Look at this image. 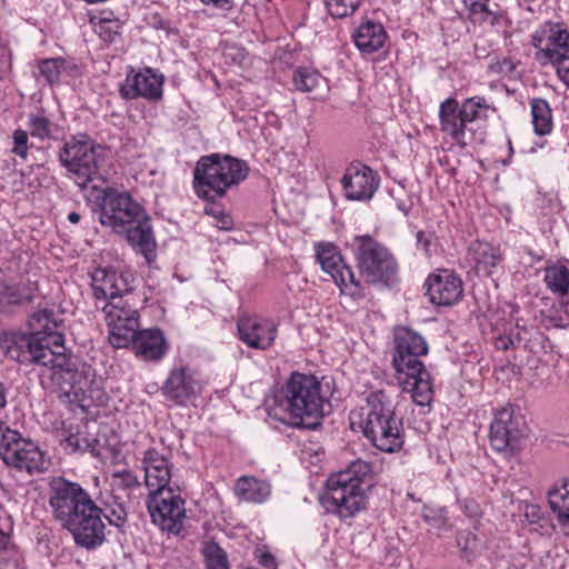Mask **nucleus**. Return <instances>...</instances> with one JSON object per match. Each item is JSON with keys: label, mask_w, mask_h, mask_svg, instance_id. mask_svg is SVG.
Masks as SVG:
<instances>
[{"label": "nucleus", "mask_w": 569, "mask_h": 569, "mask_svg": "<svg viewBox=\"0 0 569 569\" xmlns=\"http://www.w3.org/2000/svg\"><path fill=\"white\" fill-rule=\"evenodd\" d=\"M48 502L53 518L72 535L77 545L87 549L102 545L106 528L102 509L80 483L53 477Z\"/></svg>", "instance_id": "obj_1"}, {"label": "nucleus", "mask_w": 569, "mask_h": 569, "mask_svg": "<svg viewBox=\"0 0 569 569\" xmlns=\"http://www.w3.org/2000/svg\"><path fill=\"white\" fill-rule=\"evenodd\" d=\"M86 198L98 204L101 224L124 234L129 244L148 262L154 259L156 240L150 218L130 193L103 188L102 184H93Z\"/></svg>", "instance_id": "obj_2"}, {"label": "nucleus", "mask_w": 569, "mask_h": 569, "mask_svg": "<svg viewBox=\"0 0 569 569\" xmlns=\"http://www.w3.org/2000/svg\"><path fill=\"white\" fill-rule=\"evenodd\" d=\"M325 398L315 376L292 373L268 405V416L290 427H311L323 415Z\"/></svg>", "instance_id": "obj_3"}, {"label": "nucleus", "mask_w": 569, "mask_h": 569, "mask_svg": "<svg viewBox=\"0 0 569 569\" xmlns=\"http://www.w3.org/2000/svg\"><path fill=\"white\" fill-rule=\"evenodd\" d=\"M395 345L392 363L402 391L418 406L430 405L433 398L431 377L420 359L428 353L426 340L411 329L398 328Z\"/></svg>", "instance_id": "obj_4"}, {"label": "nucleus", "mask_w": 569, "mask_h": 569, "mask_svg": "<svg viewBox=\"0 0 569 569\" xmlns=\"http://www.w3.org/2000/svg\"><path fill=\"white\" fill-rule=\"evenodd\" d=\"M350 427L360 430L379 450L396 452L403 446L402 422L396 417L392 399L383 390L371 391L366 405L349 416Z\"/></svg>", "instance_id": "obj_5"}, {"label": "nucleus", "mask_w": 569, "mask_h": 569, "mask_svg": "<svg viewBox=\"0 0 569 569\" xmlns=\"http://www.w3.org/2000/svg\"><path fill=\"white\" fill-rule=\"evenodd\" d=\"M248 174L249 166L244 160L212 153L198 160L192 187L199 198L214 201L222 198L230 188L244 181Z\"/></svg>", "instance_id": "obj_6"}, {"label": "nucleus", "mask_w": 569, "mask_h": 569, "mask_svg": "<svg viewBox=\"0 0 569 569\" xmlns=\"http://www.w3.org/2000/svg\"><path fill=\"white\" fill-rule=\"evenodd\" d=\"M49 371V378L70 403L83 410L104 403L102 379L97 377L90 365L76 363L64 355V362L60 366L53 363Z\"/></svg>", "instance_id": "obj_7"}, {"label": "nucleus", "mask_w": 569, "mask_h": 569, "mask_svg": "<svg viewBox=\"0 0 569 569\" xmlns=\"http://www.w3.org/2000/svg\"><path fill=\"white\" fill-rule=\"evenodd\" d=\"M370 472V463L359 459L347 469L332 473L322 498L325 507L341 518L352 517L360 511L365 507V487Z\"/></svg>", "instance_id": "obj_8"}, {"label": "nucleus", "mask_w": 569, "mask_h": 569, "mask_svg": "<svg viewBox=\"0 0 569 569\" xmlns=\"http://www.w3.org/2000/svg\"><path fill=\"white\" fill-rule=\"evenodd\" d=\"M106 150L96 144L88 136H73L64 142L59 153L61 164L68 176L82 190L84 196L91 192L93 184L106 182L103 172Z\"/></svg>", "instance_id": "obj_9"}, {"label": "nucleus", "mask_w": 569, "mask_h": 569, "mask_svg": "<svg viewBox=\"0 0 569 569\" xmlns=\"http://www.w3.org/2000/svg\"><path fill=\"white\" fill-rule=\"evenodd\" d=\"M535 58L542 66L551 64L569 88V31L559 22L547 21L531 34Z\"/></svg>", "instance_id": "obj_10"}, {"label": "nucleus", "mask_w": 569, "mask_h": 569, "mask_svg": "<svg viewBox=\"0 0 569 569\" xmlns=\"http://www.w3.org/2000/svg\"><path fill=\"white\" fill-rule=\"evenodd\" d=\"M353 253L359 272L367 282L389 286L393 281L398 264L387 247L370 236H357Z\"/></svg>", "instance_id": "obj_11"}, {"label": "nucleus", "mask_w": 569, "mask_h": 569, "mask_svg": "<svg viewBox=\"0 0 569 569\" xmlns=\"http://www.w3.org/2000/svg\"><path fill=\"white\" fill-rule=\"evenodd\" d=\"M0 457L6 465L28 473L47 470L50 461L47 453L32 440L0 425Z\"/></svg>", "instance_id": "obj_12"}, {"label": "nucleus", "mask_w": 569, "mask_h": 569, "mask_svg": "<svg viewBox=\"0 0 569 569\" xmlns=\"http://www.w3.org/2000/svg\"><path fill=\"white\" fill-rule=\"evenodd\" d=\"M38 338L20 331H8L0 335V349L10 359L22 365H40L50 370L53 363L64 362V355L49 350L48 345H39Z\"/></svg>", "instance_id": "obj_13"}, {"label": "nucleus", "mask_w": 569, "mask_h": 569, "mask_svg": "<svg viewBox=\"0 0 569 569\" xmlns=\"http://www.w3.org/2000/svg\"><path fill=\"white\" fill-rule=\"evenodd\" d=\"M317 261L321 269L330 274L340 292L353 300L362 299L366 296L365 287L356 278L351 267L343 262L339 248L331 242L315 243Z\"/></svg>", "instance_id": "obj_14"}, {"label": "nucleus", "mask_w": 569, "mask_h": 569, "mask_svg": "<svg viewBox=\"0 0 569 569\" xmlns=\"http://www.w3.org/2000/svg\"><path fill=\"white\" fill-rule=\"evenodd\" d=\"M109 328V341L114 348H127L139 328V313L131 296L101 306Z\"/></svg>", "instance_id": "obj_15"}, {"label": "nucleus", "mask_w": 569, "mask_h": 569, "mask_svg": "<svg viewBox=\"0 0 569 569\" xmlns=\"http://www.w3.org/2000/svg\"><path fill=\"white\" fill-rule=\"evenodd\" d=\"M148 511L162 531L178 535L187 519L186 501L173 488L149 493Z\"/></svg>", "instance_id": "obj_16"}, {"label": "nucleus", "mask_w": 569, "mask_h": 569, "mask_svg": "<svg viewBox=\"0 0 569 569\" xmlns=\"http://www.w3.org/2000/svg\"><path fill=\"white\" fill-rule=\"evenodd\" d=\"M204 388L201 373L193 367L176 363L169 370L161 386V393L166 400L179 407L194 402Z\"/></svg>", "instance_id": "obj_17"}, {"label": "nucleus", "mask_w": 569, "mask_h": 569, "mask_svg": "<svg viewBox=\"0 0 569 569\" xmlns=\"http://www.w3.org/2000/svg\"><path fill=\"white\" fill-rule=\"evenodd\" d=\"M91 286L98 308L100 302L104 305L111 300H121L131 296L132 290L128 276L104 267L93 270Z\"/></svg>", "instance_id": "obj_18"}, {"label": "nucleus", "mask_w": 569, "mask_h": 569, "mask_svg": "<svg viewBox=\"0 0 569 569\" xmlns=\"http://www.w3.org/2000/svg\"><path fill=\"white\" fill-rule=\"evenodd\" d=\"M163 76L151 68L134 72L131 70L120 86L122 98L131 100L139 97L150 101L162 98Z\"/></svg>", "instance_id": "obj_19"}, {"label": "nucleus", "mask_w": 569, "mask_h": 569, "mask_svg": "<svg viewBox=\"0 0 569 569\" xmlns=\"http://www.w3.org/2000/svg\"><path fill=\"white\" fill-rule=\"evenodd\" d=\"M379 176L371 168L357 163L349 166L341 179L342 189L348 200H370L379 187Z\"/></svg>", "instance_id": "obj_20"}, {"label": "nucleus", "mask_w": 569, "mask_h": 569, "mask_svg": "<svg viewBox=\"0 0 569 569\" xmlns=\"http://www.w3.org/2000/svg\"><path fill=\"white\" fill-rule=\"evenodd\" d=\"M29 328L32 337L38 338L39 345H48L49 350L64 353V338L60 332L62 320L51 309H39L29 319Z\"/></svg>", "instance_id": "obj_21"}, {"label": "nucleus", "mask_w": 569, "mask_h": 569, "mask_svg": "<svg viewBox=\"0 0 569 569\" xmlns=\"http://www.w3.org/2000/svg\"><path fill=\"white\" fill-rule=\"evenodd\" d=\"M522 418L515 416L511 408H502L495 413L490 425L489 440L493 450L501 452L513 448L521 437Z\"/></svg>", "instance_id": "obj_22"}, {"label": "nucleus", "mask_w": 569, "mask_h": 569, "mask_svg": "<svg viewBox=\"0 0 569 569\" xmlns=\"http://www.w3.org/2000/svg\"><path fill=\"white\" fill-rule=\"evenodd\" d=\"M426 287L430 301L437 306H451L459 301L463 292L461 279L448 269L430 274Z\"/></svg>", "instance_id": "obj_23"}, {"label": "nucleus", "mask_w": 569, "mask_h": 569, "mask_svg": "<svg viewBox=\"0 0 569 569\" xmlns=\"http://www.w3.org/2000/svg\"><path fill=\"white\" fill-rule=\"evenodd\" d=\"M237 327L240 340L250 348L268 349L276 339L277 327L271 320L243 316Z\"/></svg>", "instance_id": "obj_24"}, {"label": "nucleus", "mask_w": 569, "mask_h": 569, "mask_svg": "<svg viewBox=\"0 0 569 569\" xmlns=\"http://www.w3.org/2000/svg\"><path fill=\"white\" fill-rule=\"evenodd\" d=\"M141 467L144 471V483L149 493L172 488L170 486L172 465L157 449L149 448L143 452Z\"/></svg>", "instance_id": "obj_25"}, {"label": "nucleus", "mask_w": 569, "mask_h": 569, "mask_svg": "<svg viewBox=\"0 0 569 569\" xmlns=\"http://www.w3.org/2000/svg\"><path fill=\"white\" fill-rule=\"evenodd\" d=\"M130 346L134 353L146 361L161 360L169 349L163 332L154 328L138 330Z\"/></svg>", "instance_id": "obj_26"}, {"label": "nucleus", "mask_w": 569, "mask_h": 569, "mask_svg": "<svg viewBox=\"0 0 569 569\" xmlns=\"http://www.w3.org/2000/svg\"><path fill=\"white\" fill-rule=\"evenodd\" d=\"M440 129L448 134L451 140L465 147L466 140V124L468 123L462 119V112L459 108L458 101L455 98H448L441 102L439 108Z\"/></svg>", "instance_id": "obj_27"}, {"label": "nucleus", "mask_w": 569, "mask_h": 569, "mask_svg": "<svg viewBox=\"0 0 569 569\" xmlns=\"http://www.w3.org/2000/svg\"><path fill=\"white\" fill-rule=\"evenodd\" d=\"M468 254L476 271L483 276H491L502 261L499 247L479 240L470 244Z\"/></svg>", "instance_id": "obj_28"}, {"label": "nucleus", "mask_w": 569, "mask_h": 569, "mask_svg": "<svg viewBox=\"0 0 569 569\" xmlns=\"http://www.w3.org/2000/svg\"><path fill=\"white\" fill-rule=\"evenodd\" d=\"M40 74L50 84L69 83L79 77V68L72 61L63 58L43 59L38 64Z\"/></svg>", "instance_id": "obj_29"}, {"label": "nucleus", "mask_w": 569, "mask_h": 569, "mask_svg": "<svg viewBox=\"0 0 569 569\" xmlns=\"http://www.w3.org/2000/svg\"><path fill=\"white\" fill-rule=\"evenodd\" d=\"M355 44L365 54L381 49L387 39V32L381 23L367 20L352 34Z\"/></svg>", "instance_id": "obj_30"}, {"label": "nucleus", "mask_w": 569, "mask_h": 569, "mask_svg": "<svg viewBox=\"0 0 569 569\" xmlns=\"http://www.w3.org/2000/svg\"><path fill=\"white\" fill-rule=\"evenodd\" d=\"M234 493L243 501L262 503L270 497L271 487L266 480L242 476L236 481Z\"/></svg>", "instance_id": "obj_31"}, {"label": "nucleus", "mask_w": 569, "mask_h": 569, "mask_svg": "<svg viewBox=\"0 0 569 569\" xmlns=\"http://www.w3.org/2000/svg\"><path fill=\"white\" fill-rule=\"evenodd\" d=\"M548 502L557 520L562 525L569 523V479L556 482L548 491Z\"/></svg>", "instance_id": "obj_32"}, {"label": "nucleus", "mask_w": 569, "mask_h": 569, "mask_svg": "<svg viewBox=\"0 0 569 569\" xmlns=\"http://www.w3.org/2000/svg\"><path fill=\"white\" fill-rule=\"evenodd\" d=\"M533 131L538 136L549 134L552 130V112L547 100L535 98L530 101Z\"/></svg>", "instance_id": "obj_33"}, {"label": "nucleus", "mask_w": 569, "mask_h": 569, "mask_svg": "<svg viewBox=\"0 0 569 569\" xmlns=\"http://www.w3.org/2000/svg\"><path fill=\"white\" fill-rule=\"evenodd\" d=\"M460 110L462 112V119L469 123L488 119L490 113L496 111V108L488 102L486 98L475 96L466 99L462 102Z\"/></svg>", "instance_id": "obj_34"}, {"label": "nucleus", "mask_w": 569, "mask_h": 569, "mask_svg": "<svg viewBox=\"0 0 569 569\" xmlns=\"http://www.w3.org/2000/svg\"><path fill=\"white\" fill-rule=\"evenodd\" d=\"M475 22L493 24L499 12L498 4L491 0H462Z\"/></svg>", "instance_id": "obj_35"}, {"label": "nucleus", "mask_w": 569, "mask_h": 569, "mask_svg": "<svg viewBox=\"0 0 569 569\" xmlns=\"http://www.w3.org/2000/svg\"><path fill=\"white\" fill-rule=\"evenodd\" d=\"M545 282L555 293L566 295L569 290V269L562 264H553L545 271Z\"/></svg>", "instance_id": "obj_36"}, {"label": "nucleus", "mask_w": 569, "mask_h": 569, "mask_svg": "<svg viewBox=\"0 0 569 569\" xmlns=\"http://www.w3.org/2000/svg\"><path fill=\"white\" fill-rule=\"evenodd\" d=\"M322 76L311 68H299L293 76L295 88L302 92H311L323 82Z\"/></svg>", "instance_id": "obj_37"}, {"label": "nucleus", "mask_w": 569, "mask_h": 569, "mask_svg": "<svg viewBox=\"0 0 569 569\" xmlns=\"http://www.w3.org/2000/svg\"><path fill=\"white\" fill-rule=\"evenodd\" d=\"M10 537L0 529V569H19L22 557L18 549L9 547Z\"/></svg>", "instance_id": "obj_38"}, {"label": "nucleus", "mask_w": 569, "mask_h": 569, "mask_svg": "<svg viewBox=\"0 0 569 569\" xmlns=\"http://www.w3.org/2000/svg\"><path fill=\"white\" fill-rule=\"evenodd\" d=\"M543 323L547 328L569 327V303H555L542 313Z\"/></svg>", "instance_id": "obj_39"}, {"label": "nucleus", "mask_w": 569, "mask_h": 569, "mask_svg": "<svg viewBox=\"0 0 569 569\" xmlns=\"http://www.w3.org/2000/svg\"><path fill=\"white\" fill-rule=\"evenodd\" d=\"M139 486L137 476L130 470L116 471L111 475L110 487L116 499H122L118 492H124Z\"/></svg>", "instance_id": "obj_40"}, {"label": "nucleus", "mask_w": 569, "mask_h": 569, "mask_svg": "<svg viewBox=\"0 0 569 569\" xmlns=\"http://www.w3.org/2000/svg\"><path fill=\"white\" fill-rule=\"evenodd\" d=\"M202 555L207 569H229L227 555L218 543L206 542Z\"/></svg>", "instance_id": "obj_41"}, {"label": "nucleus", "mask_w": 569, "mask_h": 569, "mask_svg": "<svg viewBox=\"0 0 569 569\" xmlns=\"http://www.w3.org/2000/svg\"><path fill=\"white\" fill-rule=\"evenodd\" d=\"M27 127L32 137L41 140L51 134V121L40 111L28 114Z\"/></svg>", "instance_id": "obj_42"}, {"label": "nucleus", "mask_w": 569, "mask_h": 569, "mask_svg": "<svg viewBox=\"0 0 569 569\" xmlns=\"http://www.w3.org/2000/svg\"><path fill=\"white\" fill-rule=\"evenodd\" d=\"M325 6L333 18H346L355 13L361 0H323Z\"/></svg>", "instance_id": "obj_43"}, {"label": "nucleus", "mask_w": 569, "mask_h": 569, "mask_svg": "<svg viewBox=\"0 0 569 569\" xmlns=\"http://www.w3.org/2000/svg\"><path fill=\"white\" fill-rule=\"evenodd\" d=\"M421 517L435 529L442 530L449 527L447 510L445 508L427 505L422 509Z\"/></svg>", "instance_id": "obj_44"}, {"label": "nucleus", "mask_w": 569, "mask_h": 569, "mask_svg": "<svg viewBox=\"0 0 569 569\" xmlns=\"http://www.w3.org/2000/svg\"><path fill=\"white\" fill-rule=\"evenodd\" d=\"M204 213L212 217L214 226L220 230H231L233 227V220L229 213H227L220 206L216 203H209L204 207Z\"/></svg>", "instance_id": "obj_45"}, {"label": "nucleus", "mask_w": 569, "mask_h": 569, "mask_svg": "<svg viewBox=\"0 0 569 569\" xmlns=\"http://www.w3.org/2000/svg\"><path fill=\"white\" fill-rule=\"evenodd\" d=\"M457 543L468 559L481 551V543L471 532H460L457 537Z\"/></svg>", "instance_id": "obj_46"}, {"label": "nucleus", "mask_w": 569, "mask_h": 569, "mask_svg": "<svg viewBox=\"0 0 569 569\" xmlns=\"http://www.w3.org/2000/svg\"><path fill=\"white\" fill-rule=\"evenodd\" d=\"M226 64L242 67L248 62V53L243 48L230 46L222 53Z\"/></svg>", "instance_id": "obj_47"}, {"label": "nucleus", "mask_w": 569, "mask_h": 569, "mask_svg": "<svg viewBox=\"0 0 569 569\" xmlns=\"http://www.w3.org/2000/svg\"><path fill=\"white\" fill-rule=\"evenodd\" d=\"M12 140V152L23 160L27 159L29 153L28 132L22 129H17L13 131Z\"/></svg>", "instance_id": "obj_48"}, {"label": "nucleus", "mask_w": 569, "mask_h": 569, "mask_svg": "<svg viewBox=\"0 0 569 569\" xmlns=\"http://www.w3.org/2000/svg\"><path fill=\"white\" fill-rule=\"evenodd\" d=\"M516 68L513 61L509 58H492L488 64V70L492 74L509 76Z\"/></svg>", "instance_id": "obj_49"}, {"label": "nucleus", "mask_w": 569, "mask_h": 569, "mask_svg": "<svg viewBox=\"0 0 569 569\" xmlns=\"http://www.w3.org/2000/svg\"><path fill=\"white\" fill-rule=\"evenodd\" d=\"M1 293L2 299L10 305H17L22 302L23 300L30 299L29 293L22 291L20 287L16 284L4 286Z\"/></svg>", "instance_id": "obj_50"}, {"label": "nucleus", "mask_w": 569, "mask_h": 569, "mask_svg": "<svg viewBox=\"0 0 569 569\" xmlns=\"http://www.w3.org/2000/svg\"><path fill=\"white\" fill-rule=\"evenodd\" d=\"M118 28L117 21L107 19L100 20L96 26L97 32L104 41H112L114 36L118 34Z\"/></svg>", "instance_id": "obj_51"}, {"label": "nucleus", "mask_w": 569, "mask_h": 569, "mask_svg": "<svg viewBox=\"0 0 569 569\" xmlns=\"http://www.w3.org/2000/svg\"><path fill=\"white\" fill-rule=\"evenodd\" d=\"M458 505L461 511L471 519H478L482 515L480 505L475 499H458Z\"/></svg>", "instance_id": "obj_52"}, {"label": "nucleus", "mask_w": 569, "mask_h": 569, "mask_svg": "<svg viewBox=\"0 0 569 569\" xmlns=\"http://www.w3.org/2000/svg\"><path fill=\"white\" fill-rule=\"evenodd\" d=\"M109 523L116 527H121L127 519V511L122 502H116V507L111 508L110 512L104 516Z\"/></svg>", "instance_id": "obj_53"}, {"label": "nucleus", "mask_w": 569, "mask_h": 569, "mask_svg": "<svg viewBox=\"0 0 569 569\" xmlns=\"http://www.w3.org/2000/svg\"><path fill=\"white\" fill-rule=\"evenodd\" d=\"M417 249L422 251L427 257L431 256L432 248L435 247L432 236L425 231H418L417 236Z\"/></svg>", "instance_id": "obj_54"}, {"label": "nucleus", "mask_w": 569, "mask_h": 569, "mask_svg": "<svg viewBox=\"0 0 569 569\" xmlns=\"http://www.w3.org/2000/svg\"><path fill=\"white\" fill-rule=\"evenodd\" d=\"M60 438H61V441H64L68 447L72 448V450H77L81 447L79 437L77 435H73V433L67 435L66 431L62 430Z\"/></svg>", "instance_id": "obj_55"}, {"label": "nucleus", "mask_w": 569, "mask_h": 569, "mask_svg": "<svg viewBox=\"0 0 569 569\" xmlns=\"http://www.w3.org/2000/svg\"><path fill=\"white\" fill-rule=\"evenodd\" d=\"M9 68V61L7 58L6 49L0 44V79L7 72Z\"/></svg>", "instance_id": "obj_56"}, {"label": "nucleus", "mask_w": 569, "mask_h": 569, "mask_svg": "<svg viewBox=\"0 0 569 569\" xmlns=\"http://www.w3.org/2000/svg\"><path fill=\"white\" fill-rule=\"evenodd\" d=\"M259 563L262 565L266 568H273V566H274V558L270 553H262L259 557Z\"/></svg>", "instance_id": "obj_57"}, {"label": "nucleus", "mask_w": 569, "mask_h": 569, "mask_svg": "<svg viewBox=\"0 0 569 569\" xmlns=\"http://www.w3.org/2000/svg\"><path fill=\"white\" fill-rule=\"evenodd\" d=\"M497 345L499 348L508 349L509 345H512V340L510 338H499Z\"/></svg>", "instance_id": "obj_58"}, {"label": "nucleus", "mask_w": 569, "mask_h": 569, "mask_svg": "<svg viewBox=\"0 0 569 569\" xmlns=\"http://www.w3.org/2000/svg\"><path fill=\"white\" fill-rule=\"evenodd\" d=\"M7 403L6 392L2 383L0 382V409L3 408Z\"/></svg>", "instance_id": "obj_59"}, {"label": "nucleus", "mask_w": 569, "mask_h": 569, "mask_svg": "<svg viewBox=\"0 0 569 569\" xmlns=\"http://www.w3.org/2000/svg\"><path fill=\"white\" fill-rule=\"evenodd\" d=\"M68 220L71 222V223H78L80 221V214L77 213V212H70L68 214Z\"/></svg>", "instance_id": "obj_60"}, {"label": "nucleus", "mask_w": 569, "mask_h": 569, "mask_svg": "<svg viewBox=\"0 0 569 569\" xmlns=\"http://www.w3.org/2000/svg\"><path fill=\"white\" fill-rule=\"evenodd\" d=\"M397 208L403 212L405 214H407L409 212V207L403 202V201H398L397 202Z\"/></svg>", "instance_id": "obj_61"}, {"label": "nucleus", "mask_w": 569, "mask_h": 569, "mask_svg": "<svg viewBox=\"0 0 569 569\" xmlns=\"http://www.w3.org/2000/svg\"><path fill=\"white\" fill-rule=\"evenodd\" d=\"M508 148H509V152L511 154L513 152V148H512V144H511L510 140H508Z\"/></svg>", "instance_id": "obj_62"}, {"label": "nucleus", "mask_w": 569, "mask_h": 569, "mask_svg": "<svg viewBox=\"0 0 569 569\" xmlns=\"http://www.w3.org/2000/svg\"><path fill=\"white\" fill-rule=\"evenodd\" d=\"M516 326H517L518 328L525 329V327H522V326L520 325L519 319H516Z\"/></svg>", "instance_id": "obj_63"}]
</instances>
